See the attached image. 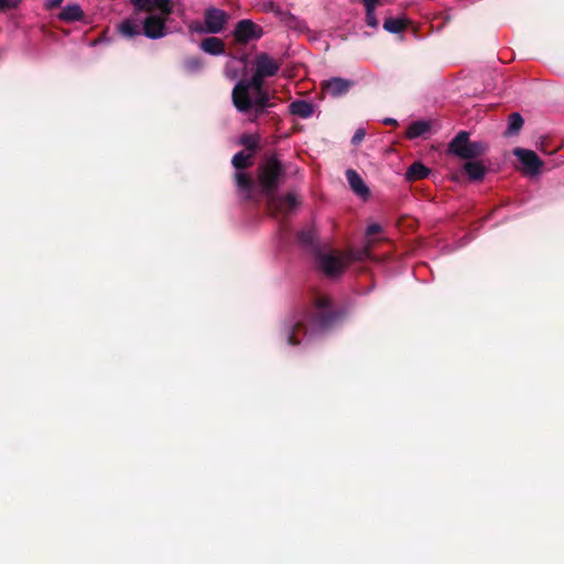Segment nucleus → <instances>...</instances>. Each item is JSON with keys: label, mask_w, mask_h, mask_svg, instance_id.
<instances>
[{"label": "nucleus", "mask_w": 564, "mask_h": 564, "mask_svg": "<svg viewBox=\"0 0 564 564\" xmlns=\"http://www.w3.org/2000/svg\"><path fill=\"white\" fill-rule=\"evenodd\" d=\"M279 70V64L269 55L260 54L254 59V74L250 80H239L232 89V102L238 111H253L257 115L268 105V94L263 90V78Z\"/></svg>", "instance_id": "nucleus-1"}, {"label": "nucleus", "mask_w": 564, "mask_h": 564, "mask_svg": "<svg viewBox=\"0 0 564 564\" xmlns=\"http://www.w3.org/2000/svg\"><path fill=\"white\" fill-rule=\"evenodd\" d=\"M485 150L486 145L482 142H470L466 131H460L449 143V152L462 159L477 158Z\"/></svg>", "instance_id": "nucleus-2"}, {"label": "nucleus", "mask_w": 564, "mask_h": 564, "mask_svg": "<svg viewBox=\"0 0 564 564\" xmlns=\"http://www.w3.org/2000/svg\"><path fill=\"white\" fill-rule=\"evenodd\" d=\"M281 164L274 159H268L259 169V183L267 194L273 192L281 175Z\"/></svg>", "instance_id": "nucleus-3"}, {"label": "nucleus", "mask_w": 564, "mask_h": 564, "mask_svg": "<svg viewBox=\"0 0 564 564\" xmlns=\"http://www.w3.org/2000/svg\"><path fill=\"white\" fill-rule=\"evenodd\" d=\"M348 256L334 252H324L318 256L319 269L328 276H336L349 264Z\"/></svg>", "instance_id": "nucleus-4"}, {"label": "nucleus", "mask_w": 564, "mask_h": 564, "mask_svg": "<svg viewBox=\"0 0 564 564\" xmlns=\"http://www.w3.org/2000/svg\"><path fill=\"white\" fill-rule=\"evenodd\" d=\"M165 17L151 14L142 22L143 34L152 40L162 39L167 34Z\"/></svg>", "instance_id": "nucleus-5"}, {"label": "nucleus", "mask_w": 564, "mask_h": 564, "mask_svg": "<svg viewBox=\"0 0 564 564\" xmlns=\"http://www.w3.org/2000/svg\"><path fill=\"white\" fill-rule=\"evenodd\" d=\"M262 34L263 31L261 26L248 19L239 21L234 30L235 39L240 43L258 40Z\"/></svg>", "instance_id": "nucleus-6"}, {"label": "nucleus", "mask_w": 564, "mask_h": 564, "mask_svg": "<svg viewBox=\"0 0 564 564\" xmlns=\"http://www.w3.org/2000/svg\"><path fill=\"white\" fill-rule=\"evenodd\" d=\"M513 154L519 159L525 174L531 176L540 174L543 163L535 154V152L531 150L516 148L513 150Z\"/></svg>", "instance_id": "nucleus-7"}, {"label": "nucleus", "mask_w": 564, "mask_h": 564, "mask_svg": "<svg viewBox=\"0 0 564 564\" xmlns=\"http://www.w3.org/2000/svg\"><path fill=\"white\" fill-rule=\"evenodd\" d=\"M205 32L216 34L219 33L228 19L225 11L216 8H209L205 12Z\"/></svg>", "instance_id": "nucleus-8"}, {"label": "nucleus", "mask_w": 564, "mask_h": 564, "mask_svg": "<svg viewBox=\"0 0 564 564\" xmlns=\"http://www.w3.org/2000/svg\"><path fill=\"white\" fill-rule=\"evenodd\" d=\"M296 204V196L292 193L288 194L285 197H271L270 199V208L280 210L281 213L291 212Z\"/></svg>", "instance_id": "nucleus-9"}, {"label": "nucleus", "mask_w": 564, "mask_h": 564, "mask_svg": "<svg viewBox=\"0 0 564 564\" xmlns=\"http://www.w3.org/2000/svg\"><path fill=\"white\" fill-rule=\"evenodd\" d=\"M349 87L350 82L339 77H333L324 83V88L332 96H340L347 93Z\"/></svg>", "instance_id": "nucleus-10"}, {"label": "nucleus", "mask_w": 564, "mask_h": 564, "mask_svg": "<svg viewBox=\"0 0 564 564\" xmlns=\"http://www.w3.org/2000/svg\"><path fill=\"white\" fill-rule=\"evenodd\" d=\"M346 176H347L350 187L357 195H359L361 197H366L369 194V189H368L367 185L365 184L364 180L360 177V175L356 171L348 170L346 172Z\"/></svg>", "instance_id": "nucleus-11"}, {"label": "nucleus", "mask_w": 564, "mask_h": 564, "mask_svg": "<svg viewBox=\"0 0 564 564\" xmlns=\"http://www.w3.org/2000/svg\"><path fill=\"white\" fill-rule=\"evenodd\" d=\"M141 22L134 18L123 20L118 25V31L126 37H132L141 34Z\"/></svg>", "instance_id": "nucleus-12"}, {"label": "nucleus", "mask_w": 564, "mask_h": 564, "mask_svg": "<svg viewBox=\"0 0 564 564\" xmlns=\"http://www.w3.org/2000/svg\"><path fill=\"white\" fill-rule=\"evenodd\" d=\"M259 9L262 12L273 13L275 17H278L281 21L284 22L292 18V14L290 12L283 10L280 4L271 0L260 3Z\"/></svg>", "instance_id": "nucleus-13"}, {"label": "nucleus", "mask_w": 564, "mask_h": 564, "mask_svg": "<svg viewBox=\"0 0 564 564\" xmlns=\"http://www.w3.org/2000/svg\"><path fill=\"white\" fill-rule=\"evenodd\" d=\"M200 47L204 52L212 54V55H221L225 53V44L218 37L205 39L202 42Z\"/></svg>", "instance_id": "nucleus-14"}, {"label": "nucleus", "mask_w": 564, "mask_h": 564, "mask_svg": "<svg viewBox=\"0 0 564 564\" xmlns=\"http://www.w3.org/2000/svg\"><path fill=\"white\" fill-rule=\"evenodd\" d=\"M246 68V62L242 58H231L228 61L225 67V75L227 78L234 80L239 77V75Z\"/></svg>", "instance_id": "nucleus-15"}, {"label": "nucleus", "mask_w": 564, "mask_h": 564, "mask_svg": "<svg viewBox=\"0 0 564 564\" xmlns=\"http://www.w3.org/2000/svg\"><path fill=\"white\" fill-rule=\"evenodd\" d=\"M429 174L430 170L424 164L415 162L408 169L405 176L408 181H416L427 177Z\"/></svg>", "instance_id": "nucleus-16"}, {"label": "nucleus", "mask_w": 564, "mask_h": 564, "mask_svg": "<svg viewBox=\"0 0 564 564\" xmlns=\"http://www.w3.org/2000/svg\"><path fill=\"white\" fill-rule=\"evenodd\" d=\"M290 111L292 115L299 116L301 118H308L313 115L314 110L310 102L297 100L290 105Z\"/></svg>", "instance_id": "nucleus-17"}, {"label": "nucleus", "mask_w": 564, "mask_h": 564, "mask_svg": "<svg viewBox=\"0 0 564 564\" xmlns=\"http://www.w3.org/2000/svg\"><path fill=\"white\" fill-rule=\"evenodd\" d=\"M468 177L473 181H480L486 173L485 166L478 161H470L464 165Z\"/></svg>", "instance_id": "nucleus-18"}, {"label": "nucleus", "mask_w": 564, "mask_h": 564, "mask_svg": "<svg viewBox=\"0 0 564 564\" xmlns=\"http://www.w3.org/2000/svg\"><path fill=\"white\" fill-rule=\"evenodd\" d=\"M405 22L403 18H388L383 22V29L389 33H401L405 28Z\"/></svg>", "instance_id": "nucleus-19"}, {"label": "nucleus", "mask_w": 564, "mask_h": 564, "mask_svg": "<svg viewBox=\"0 0 564 564\" xmlns=\"http://www.w3.org/2000/svg\"><path fill=\"white\" fill-rule=\"evenodd\" d=\"M430 129V124L425 121H416V122H413L412 124H410V127L408 128V131H406V135L408 138L410 139H415V138H419L421 135H423L424 133H426Z\"/></svg>", "instance_id": "nucleus-20"}, {"label": "nucleus", "mask_w": 564, "mask_h": 564, "mask_svg": "<svg viewBox=\"0 0 564 564\" xmlns=\"http://www.w3.org/2000/svg\"><path fill=\"white\" fill-rule=\"evenodd\" d=\"M82 17H83V11L76 4L65 7L59 14V18L65 21H77V20H80Z\"/></svg>", "instance_id": "nucleus-21"}, {"label": "nucleus", "mask_w": 564, "mask_h": 564, "mask_svg": "<svg viewBox=\"0 0 564 564\" xmlns=\"http://www.w3.org/2000/svg\"><path fill=\"white\" fill-rule=\"evenodd\" d=\"M235 180H236V185L239 188V191L241 193H243L246 195V197H249L250 192H251V186H252L249 177L242 172H237L235 175Z\"/></svg>", "instance_id": "nucleus-22"}, {"label": "nucleus", "mask_w": 564, "mask_h": 564, "mask_svg": "<svg viewBox=\"0 0 564 564\" xmlns=\"http://www.w3.org/2000/svg\"><path fill=\"white\" fill-rule=\"evenodd\" d=\"M251 156V152L240 151L234 155L231 163L237 170H240L250 164Z\"/></svg>", "instance_id": "nucleus-23"}, {"label": "nucleus", "mask_w": 564, "mask_h": 564, "mask_svg": "<svg viewBox=\"0 0 564 564\" xmlns=\"http://www.w3.org/2000/svg\"><path fill=\"white\" fill-rule=\"evenodd\" d=\"M522 126H523V119H522L521 115L518 112H513L510 115L509 120H508L507 133L516 134L519 132V130L522 128Z\"/></svg>", "instance_id": "nucleus-24"}, {"label": "nucleus", "mask_w": 564, "mask_h": 564, "mask_svg": "<svg viewBox=\"0 0 564 564\" xmlns=\"http://www.w3.org/2000/svg\"><path fill=\"white\" fill-rule=\"evenodd\" d=\"M159 9L161 14L167 17L172 13V0H151V10Z\"/></svg>", "instance_id": "nucleus-25"}, {"label": "nucleus", "mask_w": 564, "mask_h": 564, "mask_svg": "<svg viewBox=\"0 0 564 564\" xmlns=\"http://www.w3.org/2000/svg\"><path fill=\"white\" fill-rule=\"evenodd\" d=\"M240 143L243 144L247 148L248 152L252 153V151L257 147L258 137L257 135H251V134L243 135L240 139Z\"/></svg>", "instance_id": "nucleus-26"}, {"label": "nucleus", "mask_w": 564, "mask_h": 564, "mask_svg": "<svg viewBox=\"0 0 564 564\" xmlns=\"http://www.w3.org/2000/svg\"><path fill=\"white\" fill-rule=\"evenodd\" d=\"M131 2L137 11L151 10V0H131Z\"/></svg>", "instance_id": "nucleus-27"}, {"label": "nucleus", "mask_w": 564, "mask_h": 564, "mask_svg": "<svg viewBox=\"0 0 564 564\" xmlns=\"http://www.w3.org/2000/svg\"><path fill=\"white\" fill-rule=\"evenodd\" d=\"M366 21L369 26L378 28L379 22L376 17V10H366Z\"/></svg>", "instance_id": "nucleus-28"}, {"label": "nucleus", "mask_w": 564, "mask_h": 564, "mask_svg": "<svg viewBox=\"0 0 564 564\" xmlns=\"http://www.w3.org/2000/svg\"><path fill=\"white\" fill-rule=\"evenodd\" d=\"M365 135H366V132L364 129H361V128L357 129L351 139L352 144H355V145L359 144L364 140Z\"/></svg>", "instance_id": "nucleus-29"}, {"label": "nucleus", "mask_w": 564, "mask_h": 564, "mask_svg": "<svg viewBox=\"0 0 564 564\" xmlns=\"http://www.w3.org/2000/svg\"><path fill=\"white\" fill-rule=\"evenodd\" d=\"M200 66H202V63L196 58H192L186 62V67L193 72L199 69Z\"/></svg>", "instance_id": "nucleus-30"}, {"label": "nucleus", "mask_w": 564, "mask_h": 564, "mask_svg": "<svg viewBox=\"0 0 564 564\" xmlns=\"http://www.w3.org/2000/svg\"><path fill=\"white\" fill-rule=\"evenodd\" d=\"M20 0H0V10L15 7Z\"/></svg>", "instance_id": "nucleus-31"}, {"label": "nucleus", "mask_w": 564, "mask_h": 564, "mask_svg": "<svg viewBox=\"0 0 564 564\" xmlns=\"http://www.w3.org/2000/svg\"><path fill=\"white\" fill-rule=\"evenodd\" d=\"M295 328H296V325L288 326V327L285 328V336H286V340H288V343H289L290 345H293V344H294V341L292 340V334H293V332L295 330Z\"/></svg>", "instance_id": "nucleus-32"}, {"label": "nucleus", "mask_w": 564, "mask_h": 564, "mask_svg": "<svg viewBox=\"0 0 564 564\" xmlns=\"http://www.w3.org/2000/svg\"><path fill=\"white\" fill-rule=\"evenodd\" d=\"M362 2L366 7V10H376L379 0H362Z\"/></svg>", "instance_id": "nucleus-33"}, {"label": "nucleus", "mask_w": 564, "mask_h": 564, "mask_svg": "<svg viewBox=\"0 0 564 564\" xmlns=\"http://www.w3.org/2000/svg\"><path fill=\"white\" fill-rule=\"evenodd\" d=\"M380 230H381V228H380L379 225L372 224V225L368 226L367 235L371 236V235H375V234L379 232Z\"/></svg>", "instance_id": "nucleus-34"}, {"label": "nucleus", "mask_w": 564, "mask_h": 564, "mask_svg": "<svg viewBox=\"0 0 564 564\" xmlns=\"http://www.w3.org/2000/svg\"><path fill=\"white\" fill-rule=\"evenodd\" d=\"M317 304L321 308L327 307L329 305V301L327 299H319Z\"/></svg>", "instance_id": "nucleus-35"}, {"label": "nucleus", "mask_w": 564, "mask_h": 564, "mask_svg": "<svg viewBox=\"0 0 564 564\" xmlns=\"http://www.w3.org/2000/svg\"><path fill=\"white\" fill-rule=\"evenodd\" d=\"M62 2H63V0H47V6L48 7H58Z\"/></svg>", "instance_id": "nucleus-36"}, {"label": "nucleus", "mask_w": 564, "mask_h": 564, "mask_svg": "<svg viewBox=\"0 0 564 564\" xmlns=\"http://www.w3.org/2000/svg\"><path fill=\"white\" fill-rule=\"evenodd\" d=\"M383 123H386V124H394V123H397V120L393 119V118H386L383 120Z\"/></svg>", "instance_id": "nucleus-37"}]
</instances>
